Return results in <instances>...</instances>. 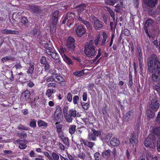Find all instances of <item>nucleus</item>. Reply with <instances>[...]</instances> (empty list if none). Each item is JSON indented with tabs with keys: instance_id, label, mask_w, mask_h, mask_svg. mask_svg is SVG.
<instances>
[{
	"instance_id": "1",
	"label": "nucleus",
	"mask_w": 160,
	"mask_h": 160,
	"mask_svg": "<svg viewBox=\"0 0 160 160\" xmlns=\"http://www.w3.org/2000/svg\"><path fill=\"white\" fill-rule=\"evenodd\" d=\"M148 66L149 72L152 73V79L154 82L160 80V62L156 56L152 55L148 59Z\"/></svg>"
},
{
	"instance_id": "2",
	"label": "nucleus",
	"mask_w": 160,
	"mask_h": 160,
	"mask_svg": "<svg viewBox=\"0 0 160 160\" xmlns=\"http://www.w3.org/2000/svg\"><path fill=\"white\" fill-rule=\"evenodd\" d=\"M46 51L48 56H50L53 59L57 60L54 62L56 64H60L61 61L59 59V55L54 50L49 47L46 49Z\"/></svg>"
},
{
	"instance_id": "3",
	"label": "nucleus",
	"mask_w": 160,
	"mask_h": 160,
	"mask_svg": "<svg viewBox=\"0 0 160 160\" xmlns=\"http://www.w3.org/2000/svg\"><path fill=\"white\" fill-rule=\"evenodd\" d=\"M155 138L152 135H149L145 140V146L150 148H154L156 147Z\"/></svg>"
},
{
	"instance_id": "4",
	"label": "nucleus",
	"mask_w": 160,
	"mask_h": 160,
	"mask_svg": "<svg viewBox=\"0 0 160 160\" xmlns=\"http://www.w3.org/2000/svg\"><path fill=\"white\" fill-rule=\"evenodd\" d=\"M160 106L159 102L157 98H154L152 100L150 106V109L154 112L157 111Z\"/></svg>"
},
{
	"instance_id": "5",
	"label": "nucleus",
	"mask_w": 160,
	"mask_h": 160,
	"mask_svg": "<svg viewBox=\"0 0 160 160\" xmlns=\"http://www.w3.org/2000/svg\"><path fill=\"white\" fill-rule=\"evenodd\" d=\"M66 16L68 19L67 25L70 28V26L73 24L74 20L75 19L76 16L74 12H69L67 13Z\"/></svg>"
},
{
	"instance_id": "6",
	"label": "nucleus",
	"mask_w": 160,
	"mask_h": 160,
	"mask_svg": "<svg viewBox=\"0 0 160 160\" xmlns=\"http://www.w3.org/2000/svg\"><path fill=\"white\" fill-rule=\"evenodd\" d=\"M75 40L71 37H69L67 41L66 46L71 51L74 50L75 46L74 44Z\"/></svg>"
},
{
	"instance_id": "7",
	"label": "nucleus",
	"mask_w": 160,
	"mask_h": 160,
	"mask_svg": "<svg viewBox=\"0 0 160 160\" xmlns=\"http://www.w3.org/2000/svg\"><path fill=\"white\" fill-rule=\"evenodd\" d=\"M28 9L35 15L39 14L41 12L40 7L35 5H29Z\"/></svg>"
},
{
	"instance_id": "8",
	"label": "nucleus",
	"mask_w": 160,
	"mask_h": 160,
	"mask_svg": "<svg viewBox=\"0 0 160 160\" xmlns=\"http://www.w3.org/2000/svg\"><path fill=\"white\" fill-rule=\"evenodd\" d=\"M30 34L32 37L37 36L38 38H40L41 32L39 29V27L38 25H35L34 28L30 32Z\"/></svg>"
},
{
	"instance_id": "9",
	"label": "nucleus",
	"mask_w": 160,
	"mask_h": 160,
	"mask_svg": "<svg viewBox=\"0 0 160 160\" xmlns=\"http://www.w3.org/2000/svg\"><path fill=\"white\" fill-rule=\"evenodd\" d=\"M118 3L116 6V7H118V8L122 6V2L119 0H107L105 1V2L107 4L111 5H113L115 3L118 2Z\"/></svg>"
},
{
	"instance_id": "10",
	"label": "nucleus",
	"mask_w": 160,
	"mask_h": 160,
	"mask_svg": "<svg viewBox=\"0 0 160 160\" xmlns=\"http://www.w3.org/2000/svg\"><path fill=\"white\" fill-rule=\"evenodd\" d=\"M76 34L78 37H80L86 33L85 30L82 26H78L76 29Z\"/></svg>"
},
{
	"instance_id": "11",
	"label": "nucleus",
	"mask_w": 160,
	"mask_h": 160,
	"mask_svg": "<svg viewBox=\"0 0 160 160\" xmlns=\"http://www.w3.org/2000/svg\"><path fill=\"white\" fill-rule=\"evenodd\" d=\"M93 22V25L95 29L99 30L102 28L103 25L101 21L97 18H94Z\"/></svg>"
},
{
	"instance_id": "12",
	"label": "nucleus",
	"mask_w": 160,
	"mask_h": 160,
	"mask_svg": "<svg viewBox=\"0 0 160 160\" xmlns=\"http://www.w3.org/2000/svg\"><path fill=\"white\" fill-rule=\"evenodd\" d=\"M138 142V136L136 134H133L130 140V143L132 144V146L136 145Z\"/></svg>"
},
{
	"instance_id": "13",
	"label": "nucleus",
	"mask_w": 160,
	"mask_h": 160,
	"mask_svg": "<svg viewBox=\"0 0 160 160\" xmlns=\"http://www.w3.org/2000/svg\"><path fill=\"white\" fill-rule=\"evenodd\" d=\"M30 95V93L29 91L27 90L22 93L21 98L25 101H27L28 100Z\"/></svg>"
},
{
	"instance_id": "14",
	"label": "nucleus",
	"mask_w": 160,
	"mask_h": 160,
	"mask_svg": "<svg viewBox=\"0 0 160 160\" xmlns=\"http://www.w3.org/2000/svg\"><path fill=\"white\" fill-rule=\"evenodd\" d=\"M2 32L4 34H15L18 35L19 32L18 31L11 30L7 29H3L2 31Z\"/></svg>"
},
{
	"instance_id": "15",
	"label": "nucleus",
	"mask_w": 160,
	"mask_h": 160,
	"mask_svg": "<svg viewBox=\"0 0 160 160\" xmlns=\"http://www.w3.org/2000/svg\"><path fill=\"white\" fill-rule=\"evenodd\" d=\"M84 52L85 55L90 57V42H88L84 46Z\"/></svg>"
},
{
	"instance_id": "16",
	"label": "nucleus",
	"mask_w": 160,
	"mask_h": 160,
	"mask_svg": "<svg viewBox=\"0 0 160 160\" xmlns=\"http://www.w3.org/2000/svg\"><path fill=\"white\" fill-rule=\"evenodd\" d=\"M153 23V21L150 19H148L145 24V32L147 35H148V27H149V26H152Z\"/></svg>"
},
{
	"instance_id": "17",
	"label": "nucleus",
	"mask_w": 160,
	"mask_h": 160,
	"mask_svg": "<svg viewBox=\"0 0 160 160\" xmlns=\"http://www.w3.org/2000/svg\"><path fill=\"white\" fill-rule=\"evenodd\" d=\"M59 12L58 11L56 10L52 13V21L54 22V23L56 22H58V14Z\"/></svg>"
},
{
	"instance_id": "18",
	"label": "nucleus",
	"mask_w": 160,
	"mask_h": 160,
	"mask_svg": "<svg viewBox=\"0 0 160 160\" xmlns=\"http://www.w3.org/2000/svg\"><path fill=\"white\" fill-rule=\"evenodd\" d=\"M133 114L132 110H131L127 113L125 116L124 119L127 121H129L133 117Z\"/></svg>"
},
{
	"instance_id": "19",
	"label": "nucleus",
	"mask_w": 160,
	"mask_h": 160,
	"mask_svg": "<svg viewBox=\"0 0 160 160\" xmlns=\"http://www.w3.org/2000/svg\"><path fill=\"white\" fill-rule=\"evenodd\" d=\"M92 133L91 134V137L93 140H95L96 136H98L101 134V132L100 131H97L95 130H92Z\"/></svg>"
},
{
	"instance_id": "20",
	"label": "nucleus",
	"mask_w": 160,
	"mask_h": 160,
	"mask_svg": "<svg viewBox=\"0 0 160 160\" xmlns=\"http://www.w3.org/2000/svg\"><path fill=\"white\" fill-rule=\"evenodd\" d=\"M15 57H12L11 55L7 56L4 58H2V61L4 63L5 62L10 60L12 61H15Z\"/></svg>"
},
{
	"instance_id": "21",
	"label": "nucleus",
	"mask_w": 160,
	"mask_h": 160,
	"mask_svg": "<svg viewBox=\"0 0 160 160\" xmlns=\"http://www.w3.org/2000/svg\"><path fill=\"white\" fill-rule=\"evenodd\" d=\"M110 143L111 145L115 147L119 145V141L116 138H112L110 140Z\"/></svg>"
},
{
	"instance_id": "22",
	"label": "nucleus",
	"mask_w": 160,
	"mask_h": 160,
	"mask_svg": "<svg viewBox=\"0 0 160 160\" xmlns=\"http://www.w3.org/2000/svg\"><path fill=\"white\" fill-rule=\"evenodd\" d=\"M157 0H148L147 1V2H145L146 4L149 7H153L155 6L157 3Z\"/></svg>"
},
{
	"instance_id": "23",
	"label": "nucleus",
	"mask_w": 160,
	"mask_h": 160,
	"mask_svg": "<svg viewBox=\"0 0 160 160\" xmlns=\"http://www.w3.org/2000/svg\"><path fill=\"white\" fill-rule=\"evenodd\" d=\"M60 154L55 152H52L51 153L52 159V160H59Z\"/></svg>"
},
{
	"instance_id": "24",
	"label": "nucleus",
	"mask_w": 160,
	"mask_h": 160,
	"mask_svg": "<svg viewBox=\"0 0 160 160\" xmlns=\"http://www.w3.org/2000/svg\"><path fill=\"white\" fill-rule=\"evenodd\" d=\"M58 23L57 22L54 23V22H52V25L50 26V30L52 33H54L56 29V25Z\"/></svg>"
},
{
	"instance_id": "25",
	"label": "nucleus",
	"mask_w": 160,
	"mask_h": 160,
	"mask_svg": "<svg viewBox=\"0 0 160 160\" xmlns=\"http://www.w3.org/2000/svg\"><path fill=\"white\" fill-rule=\"evenodd\" d=\"M55 76V78H56L57 80L56 81V82H58L59 83L61 84L62 82H64V80L63 78L61 76H57L56 74H54Z\"/></svg>"
},
{
	"instance_id": "26",
	"label": "nucleus",
	"mask_w": 160,
	"mask_h": 160,
	"mask_svg": "<svg viewBox=\"0 0 160 160\" xmlns=\"http://www.w3.org/2000/svg\"><path fill=\"white\" fill-rule=\"evenodd\" d=\"M62 58L68 64L72 65L73 63L72 60L67 56L66 55H63Z\"/></svg>"
},
{
	"instance_id": "27",
	"label": "nucleus",
	"mask_w": 160,
	"mask_h": 160,
	"mask_svg": "<svg viewBox=\"0 0 160 160\" xmlns=\"http://www.w3.org/2000/svg\"><path fill=\"white\" fill-rule=\"evenodd\" d=\"M27 142L26 140H24V141H21L19 142V148L22 149H25L27 147L26 144L27 143Z\"/></svg>"
},
{
	"instance_id": "28",
	"label": "nucleus",
	"mask_w": 160,
	"mask_h": 160,
	"mask_svg": "<svg viewBox=\"0 0 160 160\" xmlns=\"http://www.w3.org/2000/svg\"><path fill=\"white\" fill-rule=\"evenodd\" d=\"M3 155L8 157L12 158L13 153L10 150H4L3 151Z\"/></svg>"
},
{
	"instance_id": "29",
	"label": "nucleus",
	"mask_w": 160,
	"mask_h": 160,
	"mask_svg": "<svg viewBox=\"0 0 160 160\" xmlns=\"http://www.w3.org/2000/svg\"><path fill=\"white\" fill-rule=\"evenodd\" d=\"M62 117V114L54 113V118L57 122H60Z\"/></svg>"
},
{
	"instance_id": "30",
	"label": "nucleus",
	"mask_w": 160,
	"mask_h": 160,
	"mask_svg": "<svg viewBox=\"0 0 160 160\" xmlns=\"http://www.w3.org/2000/svg\"><path fill=\"white\" fill-rule=\"evenodd\" d=\"M151 109H148L147 111V115L148 117L150 118H154L155 114Z\"/></svg>"
},
{
	"instance_id": "31",
	"label": "nucleus",
	"mask_w": 160,
	"mask_h": 160,
	"mask_svg": "<svg viewBox=\"0 0 160 160\" xmlns=\"http://www.w3.org/2000/svg\"><path fill=\"white\" fill-rule=\"evenodd\" d=\"M110 153L111 151L110 150H106L102 152V156L104 158H108L110 156Z\"/></svg>"
},
{
	"instance_id": "32",
	"label": "nucleus",
	"mask_w": 160,
	"mask_h": 160,
	"mask_svg": "<svg viewBox=\"0 0 160 160\" xmlns=\"http://www.w3.org/2000/svg\"><path fill=\"white\" fill-rule=\"evenodd\" d=\"M86 71V70H83L75 72L73 73V74L74 75H75L78 77H80L82 76L84 73H85L87 72H85L84 71Z\"/></svg>"
},
{
	"instance_id": "33",
	"label": "nucleus",
	"mask_w": 160,
	"mask_h": 160,
	"mask_svg": "<svg viewBox=\"0 0 160 160\" xmlns=\"http://www.w3.org/2000/svg\"><path fill=\"white\" fill-rule=\"evenodd\" d=\"M60 122H57L55 124L57 128V131L58 133L61 132L62 128V125L59 124Z\"/></svg>"
},
{
	"instance_id": "34",
	"label": "nucleus",
	"mask_w": 160,
	"mask_h": 160,
	"mask_svg": "<svg viewBox=\"0 0 160 160\" xmlns=\"http://www.w3.org/2000/svg\"><path fill=\"white\" fill-rule=\"evenodd\" d=\"M66 120L68 122H70L72 121V118L68 113H66L64 115Z\"/></svg>"
},
{
	"instance_id": "35",
	"label": "nucleus",
	"mask_w": 160,
	"mask_h": 160,
	"mask_svg": "<svg viewBox=\"0 0 160 160\" xmlns=\"http://www.w3.org/2000/svg\"><path fill=\"white\" fill-rule=\"evenodd\" d=\"M72 117L75 118L77 115L76 111L73 109L70 110L68 113Z\"/></svg>"
},
{
	"instance_id": "36",
	"label": "nucleus",
	"mask_w": 160,
	"mask_h": 160,
	"mask_svg": "<svg viewBox=\"0 0 160 160\" xmlns=\"http://www.w3.org/2000/svg\"><path fill=\"white\" fill-rule=\"evenodd\" d=\"M38 124L39 127H47L48 126V123H47L41 120L38 121Z\"/></svg>"
},
{
	"instance_id": "37",
	"label": "nucleus",
	"mask_w": 160,
	"mask_h": 160,
	"mask_svg": "<svg viewBox=\"0 0 160 160\" xmlns=\"http://www.w3.org/2000/svg\"><path fill=\"white\" fill-rule=\"evenodd\" d=\"M34 70V65L30 63L29 67L27 71V73L28 74H32L33 73Z\"/></svg>"
},
{
	"instance_id": "38",
	"label": "nucleus",
	"mask_w": 160,
	"mask_h": 160,
	"mask_svg": "<svg viewBox=\"0 0 160 160\" xmlns=\"http://www.w3.org/2000/svg\"><path fill=\"white\" fill-rule=\"evenodd\" d=\"M106 10H107L109 12L111 17L113 18V19L114 20L115 16L113 11L110 8L108 7H106Z\"/></svg>"
},
{
	"instance_id": "39",
	"label": "nucleus",
	"mask_w": 160,
	"mask_h": 160,
	"mask_svg": "<svg viewBox=\"0 0 160 160\" xmlns=\"http://www.w3.org/2000/svg\"><path fill=\"white\" fill-rule=\"evenodd\" d=\"M40 38H39V40L40 41V43L41 45H44V44L46 45V37L44 36L42 37V35H40Z\"/></svg>"
},
{
	"instance_id": "40",
	"label": "nucleus",
	"mask_w": 160,
	"mask_h": 160,
	"mask_svg": "<svg viewBox=\"0 0 160 160\" xmlns=\"http://www.w3.org/2000/svg\"><path fill=\"white\" fill-rule=\"evenodd\" d=\"M14 67H15L17 70L21 69L23 68V66L21 63V62H17L15 65Z\"/></svg>"
},
{
	"instance_id": "41",
	"label": "nucleus",
	"mask_w": 160,
	"mask_h": 160,
	"mask_svg": "<svg viewBox=\"0 0 160 160\" xmlns=\"http://www.w3.org/2000/svg\"><path fill=\"white\" fill-rule=\"evenodd\" d=\"M21 22L26 26L28 27V21L27 19L24 17L22 18L21 19Z\"/></svg>"
},
{
	"instance_id": "42",
	"label": "nucleus",
	"mask_w": 160,
	"mask_h": 160,
	"mask_svg": "<svg viewBox=\"0 0 160 160\" xmlns=\"http://www.w3.org/2000/svg\"><path fill=\"white\" fill-rule=\"evenodd\" d=\"M76 126L74 125H72L69 128V132L71 134H74L75 131Z\"/></svg>"
},
{
	"instance_id": "43",
	"label": "nucleus",
	"mask_w": 160,
	"mask_h": 160,
	"mask_svg": "<svg viewBox=\"0 0 160 160\" xmlns=\"http://www.w3.org/2000/svg\"><path fill=\"white\" fill-rule=\"evenodd\" d=\"M53 92L54 91L53 89H49L47 90L46 94L48 97H50Z\"/></svg>"
},
{
	"instance_id": "44",
	"label": "nucleus",
	"mask_w": 160,
	"mask_h": 160,
	"mask_svg": "<svg viewBox=\"0 0 160 160\" xmlns=\"http://www.w3.org/2000/svg\"><path fill=\"white\" fill-rule=\"evenodd\" d=\"M18 129L20 130H28V128L24 127L21 124H19L18 127Z\"/></svg>"
},
{
	"instance_id": "45",
	"label": "nucleus",
	"mask_w": 160,
	"mask_h": 160,
	"mask_svg": "<svg viewBox=\"0 0 160 160\" xmlns=\"http://www.w3.org/2000/svg\"><path fill=\"white\" fill-rule=\"evenodd\" d=\"M55 76L54 74L53 75H51L48 77L46 79V81L47 82H53L54 81L55 79L54 78Z\"/></svg>"
},
{
	"instance_id": "46",
	"label": "nucleus",
	"mask_w": 160,
	"mask_h": 160,
	"mask_svg": "<svg viewBox=\"0 0 160 160\" xmlns=\"http://www.w3.org/2000/svg\"><path fill=\"white\" fill-rule=\"evenodd\" d=\"M62 110L61 108L58 105L56 107V109L55 113L62 114Z\"/></svg>"
},
{
	"instance_id": "47",
	"label": "nucleus",
	"mask_w": 160,
	"mask_h": 160,
	"mask_svg": "<svg viewBox=\"0 0 160 160\" xmlns=\"http://www.w3.org/2000/svg\"><path fill=\"white\" fill-rule=\"evenodd\" d=\"M62 140L63 141L64 143L68 147L69 146V140L68 137H65Z\"/></svg>"
},
{
	"instance_id": "48",
	"label": "nucleus",
	"mask_w": 160,
	"mask_h": 160,
	"mask_svg": "<svg viewBox=\"0 0 160 160\" xmlns=\"http://www.w3.org/2000/svg\"><path fill=\"white\" fill-rule=\"evenodd\" d=\"M30 126L31 127L35 128L36 126V121L35 119H31Z\"/></svg>"
},
{
	"instance_id": "49",
	"label": "nucleus",
	"mask_w": 160,
	"mask_h": 160,
	"mask_svg": "<svg viewBox=\"0 0 160 160\" xmlns=\"http://www.w3.org/2000/svg\"><path fill=\"white\" fill-rule=\"evenodd\" d=\"M67 98L69 102H72V95L70 92H69L68 93Z\"/></svg>"
},
{
	"instance_id": "50",
	"label": "nucleus",
	"mask_w": 160,
	"mask_h": 160,
	"mask_svg": "<svg viewBox=\"0 0 160 160\" xmlns=\"http://www.w3.org/2000/svg\"><path fill=\"white\" fill-rule=\"evenodd\" d=\"M40 62L41 64H46V63L48 62L45 57L42 56V57L40 59Z\"/></svg>"
},
{
	"instance_id": "51",
	"label": "nucleus",
	"mask_w": 160,
	"mask_h": 160,
	"mask_svg": "<svg viewBox=\"0 0 160 160\" xmlns=\"http://www.w3.org/2000/svg\"><path fill=\"white\" fill-rule=\"evenodd\" d=\"M100 35L99 34H98L96 36V38L94 40V43L96 45L98 44L100 40Z\"/></svg>"
},
{
	"instance_id": "52",
	"label": "nucleus",
	"mask_w": 160,
	"mask_h": 160,
	"mask_svg": "<svg viewBox=\"0 0 160 160\" xmlns=\"http://www.w3.org/2000/svg\"><path fill=\"white\" fill-rule=\"evenodd\" d=\"M65 48L62 47L60 48L59 49V52L62 57L63 55H65L64 53L65 51Z\"/></svg>"
},
{
	"instance_id": "53",
	"label": "nucleus",
	"mask_w": 160,
	"mask_h": 160,
	"mask_svg": "<svg viewBox=\"0 0 160 160\" xmlns=\"http://www.w3.org/2000/svg\"><path fill=\"white\" fill-rule=\"evenodd\" d=\"M18 136L21 137V138H25L27 137L26 133L24 132H22L21 133H18Z\"/></svg>"
},
{
	"instance_id": "54",
	"label": "nucleus",
	"mask_w": 160,
	"mask_h": 160,
	"mask_svg": "<svg viewBox=\"0 0 160 160\" xmlns=\"http://www.w3.org/2000/svg\"><path fill=\"white\" fill-rule=\"evenodd\" d=\"M79 98L78 96L76 95L73 98V102L75 104H77L79 101Z\"/></svg>"
},
{
	"instance_id": "55",
	"label": "nucleus",
	"mask_w": 160,
	"mask_h": 160,
	"mask_svg": "<svg viewBox=\"0 0 160 160\" xmlns=\"http://www.w3.org/2000/svg\"><path fill=\"white\" fill-rule=\"evenodd\" d=\"M43 153L45 156L47 157L49 159V160H52L51 156L50 155L49 153L47 151L44 152Z\"/></svg>"
},
{
	"instance_id": "56",
	"label": "nucleus",
	"mask_w": 160,
	"mask_h": 160,
	"mask_svg": "<svg viewBox=\"0 0 160 160\" xmlns=\"http://www.w3.org/2000/svg\"><path fill=\"white\" fill-rule=\"evenodd\" d=\"M155 90L159 93H160V82L159 83L155 86Z\"/></svg>"
},
{
	"instance_id": "57",
	"label": "nucleus",
	"mask_w": 160,
	"mask_h": 160,
	"mask_svg": "<svg viewBox=\"0 0 160 160\" xmlns=\"http://www.w3.org/2000/svg\"><path fill=\"white\" fill-rule=\"evenodd\" d=\"M82 22L85 24L88 28H90V24L89 22H87L86 20H83Z\"/></svg>"
},
{
	"instance_id": "58",
	"label": "nucleus",
	"mask_w": 160,
	"mask_h": 160,
	"mask_svg": "<svg viewBox=\"0 0 160 160\" xmlns=\"http://www.w3.org/2000/svg\"><path fill=\"white\" fill-rule=\"evenodd\" d=\"M82 141L85 145H86L88 147L90 148V142L85 139L83 140Z\"/></svg>"
},
{
	"instance_id": "59",
	"label": "nucleus",
	"mask_w": 160,
	"mask_h": 160,
	"mask_svg": "<svg viewBox=\"0 0 160 160\" xmlns=\"http://www.w3.org/2000/svg\"><path fill=\"white\" fill-rule=\"evenodd\" d=\"M56 86V85L55 83L52 82L49 83L47 85V86L49 88H55Z\"/></svg>"
},
{
	"instance_id": "60",
	"label": "nucleus",
	"mask_w": 160,
	"mask_h": 160,
	"mask_svg": "<svg viewBox=\"0 0 160 160\" xmlns=\"http://www.w3.org/2000/svg\"><path fill=\"white\" fill-rule=\"evenodd\" d=\"M82 106L83 108L84 109L87 110L88 108L89 104L88 103H83L82 104Z\"/></svg>"
},
{
	"instance_id": "61",
	"label": "nucleus",
	"mask_w": 160,
	"mask_h": 160,
	"mask_svg": "<svg viewBox=\"0 0 160 160\" xmlns=\"http://www.w3.org/2000/svg\"><path fill=\"white\" fill-rule=\"evenodd\" d=\"M157 150L160 152V138H159L157 142Z\"/></svg>"
},
{
	"instance_id": "62",
	"label": "nucleus",
	"mask_w": 160,
	"mask_h": 160,
	"mask_svg": "<svg viewBox=\"0 0 160 160\" xmlns=\"http://www.w3.org/2000/svg\"><path fill=\"white\" fill-rule=\"evenodd\" d=\"M27 83L28 87L30 88L32 87L34 85V84L33 83V82L30 81H27Z\"/></svg>"
},
{
	"instance_id": "63",
	"label": "nucleus",
	"mask_w": 160,
	"mask_h": 160,
	"mask_svg": "<svg viewBox=\"0 0 160 160\" xmlns=\"http://www.w3.org/2000/svg\"><path fill=\"white\" fill-rule=\"evenodd\" d=\"M160 128H156L154 130V132L155 134H160Z\"/></svg>"
},
{
	"instance_id": "64",
	"label": "nucleus",
	"mask_w": 160,
	"mask_h": 160,
	"mask_svg": "<svg viewBox=\"0 0 160 160\" xmlns=\"http://www.w3.org/2000/svg\"><path fill=\"white\" fill-rule=\"evenodd\" d=\"M100 153L98 152H96L95 153L94 155L96 160H99V157H100Z\"/></svg>"
}]
</instances>
